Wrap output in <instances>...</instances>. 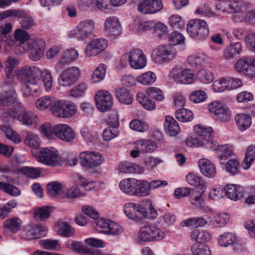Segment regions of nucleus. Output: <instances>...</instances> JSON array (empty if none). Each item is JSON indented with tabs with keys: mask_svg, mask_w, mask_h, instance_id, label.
Segmentation results:
<instances>
[{
	"mask_svg": "<svg viewBox=\"0 0 255 255\" xmlns=\"http://www.w3.org/2000/svg\"><path fill=\"white\" fill-rule=\"evenodd\" d=\"M39 72L40 69L38 67L28 66L17 71V79L24 84L22 88L24 96H33L39 91L41 81L37 76Z\"/></svg>",
	"mask_w": 255,
	"mask_h": 255,
	"instance_id": "f257e3e1",
	"label": "nucleus"
},
{
	"mask_svg": "<svg viewBox=\"0 0 255 255\" xmlns=\"http://www.w3.org/2000/svg\"><path fill=\"white\" fill-rule=\"evenodd\" d=\"M35 156L37 161L47 166H55L62 162L58 150L53 147L40 148Z\"/></svg>",
	"mask_w": 255,
	"mask_h": 255,
	"instance_id": "f03ea898",
	"label": "nucleus"
},
{
	"mask_svg": "<svg viewBox=\"0 0 255 255\" xmlns=\"http://www.w3.org/2000/svg\"><path fill=\"white\" fill-rule=\"evenodd\" d=\"M157 226L145 225L142 226L138 234L139 239L144 242L161 241L165 236V233Z\"/></svg>",
	"mask_w": 255,
	"mask_h": 255,
	"instance_id": "7ed1b4c3",
	"label": "nucleus"
},
{
	"mask_svg": "<svg viewBox=\"0 0 255 255\" xmlns=\"http://www.w3.org/2000/svg\"><path fill=\"white\" fill-rule=\"evenodd\" d=\"M79 159L82 166L88 168H94L103 163L104 157L99 152L85 151L79 155Z\"/></svg>",
	"mask_w": 255,
	"mask_h": 255,
	"instance_id": "20e7f679",
	"label": "nucleus"
},
{
	"mask_svg": "<svg viewBox=\"0 0 255 255\" xmlns=\"http://www.w3.org/2000/svg\"><path fill=\"white\" fill-rule=\"evenodd\" d=\"M128 60L130 67L134 69H142L146 65L147 60L141 50L136 49L122 56L121 61Z\"/></svg>",
	"mask_w": 255,
	"mask_h": 255,
	"instance_id": "39448f33",
	"label": "nucleus"
},
{
	"mask_svg": "<svg viewBox=\"0 0 255 255\" xmlns=\"http://www.w3.org/2000/svg\"><path fill=\"white\" fill-rule=\"evenodd\" d=\"M171 76L178 84L189 85L194 83L196 80L193 71L189 68L174 67L171 71Z\"/></svg>",
	"mask_w": 255,
	"mask_h": 255,
	"instance_id": "423d86ee",
	"label": "nucleus"
},
{
	"mask_svg": "<svg viewBox=\"0 0 255 255\" xmlns=\"http://www.w3.org/2000/svg\"><path fill=\"white\" fill-rule=\"evenodd\" d=\"M187 31L193 38L199 36L207 37L209 34V28L207 22L202 19H193L187 24Z\"/></svg>",
	"mask_w": 255,
	"mask_h": 255,
	"instance_id": "0eeeda50",
	"label": "nucleus"
},
{
	"mask_svg": "<svg viewBox=\"0 0 255 255\" xmlns=\"http://www.w3.org/2000/svg\"><path fill=\"white\" fill-rule=\"evenodd\" d=\"M95 23L91 19H85L80 22L70 32V37H75L81 40H86L94 29Z\"/></svg>",
	"mask_w": 255,
	"mask_h": 255,
	"instance_id": "6e6552de",
	"label": "nucleus"
},
{
	"mask_svg": "<svg viewBox=\"0 0 255 255\" xmlns=\"http://www.w3.org/2000/svg\"><path fill=\"white\" fill-rule=\"evenodd\" d=\"M45 46L44 40L40 38H31L27 42L26 47H24V51H30V58L33 61L40 59L43 56V51Z\"/></svg>",
	"mask_w": 255,
	"mask_h": 255,
	"instance_id": "1a4fd4ad",
	"label": "nucleus"
},
{
	"mask_svg": "<svg viewBox=\"0 0 255 255\" xmlns=\"http://www.w3.org/2000/svg\"><path fill=\"white\" fill-rule=\"evenodd\" d=\"M61 72L59 82L62 86L65 87L73 85L79 79L81 75L79 68L76 66L64 69Z\"/></svg>",
	"mask_w": 255,
	"mask_h": 255,
	"instance_id": "9d476101",
	"label": "nucleus"
},
{
	"mask_svg": "<svg viewBox=\"0 0 255 255\" xmlns=\"http://www.w3.org/2000/svg\"><path fill=\"white\" fill-rule=\"evenodd\" d=\"M94 99L96 107L101 112L108 111L113 105V97L107 91H97L95 95Z\"/></svg>",
	"mask_w": 255,
	"mask_h": 255,
	"instance_id": "9b49d317",
	"label": "nucleus"
},
{
	"mask_svg": "<svg viewBox=\"0 0 255 255\" xmlns=\"http://www.w3.org/2000/svg\"><path fill=\"white\" fill-rule=\"evenodd\" d=\"M79 53L74 48L65 50L60 59L54 66V70L57 73H60L65 67L78 59Z\"/></svg>",
	"mask_w": 255,
	"mask_h": 255,
	"instance_id": "f8f14e48",
	"label": "nucleus"
},
{
	"mask_svg": "<svg viewBox=\"0 0 255 255\" xmlns=\"http://www.w3.org/2000/svg\"><path fill=\"white\" fill-rule=\"evenodd\" d=\"M208 107L209 111L217 115L222 122H227L231 120V112L222 102L213 101L209 104Z\"/></svg>",
	"mask_w": 255,
	"mask_h": 255,
	"instance_id": "ddd939ff",
	"label": "nucleus"
},
{
	"mask_svg": "<svg viewBox=\"0 0 255 255\" xmlns=\"http://www.w3.org/2000/svg\"><path fill=\"white\" fill-rule=\"evenodd\" d=\"M176 57V53L170 47L161 45L158 46L153 54L155 62L159 64L168 63Z\"/></svg>",
	"mask_w": 255,
	"mask_h": 255,
	"instance_id": "4468645a",
	"label": "nucleus"
},
{
	"mask_svg": "<svg viewBox=\"0 0 255 255\" xmlns=\"http://www.w3.org/2000/svg\"><path fill=\"white\" fill-rule=\"evenodd\" d=\"M163 8L162 0H143L138 4L137 10L144 14L156 13Z\"/></svg>",
	"mask_w": 255,
	"mask_h": 255,
	"instance_id": "2eb2a0df",
	"label": "nucleus"
},
{
	"mask_svg": "<svg viewBox=\"0 0 255 255\" xmlns=\"http://www.w3.org/2000/svg\"><path fill=\"white\" fill-rule=\"evenodd\" d=\"M124 212L129 219L135 220L142 219L146 215L144 207L133 202L126 203L124 206Z\"/></svg>",
	"mask_w": 255,
	"mask_h": 255,
	"instance_id": "dca6fc26",
	"label": "nucleus"
},
{
	"mask_svg": "<svg viewBox=\"0 0 255 255\" xmlns=\"http://www.w3.org/2000/svg\"><path fill=\"white\" fill-rule=\"evenodd\" d=\"M235 67L239 72L250 77L255 76V59L253 57H246L240 59L235 64Z\"/></svg>",
	"mask_w": 255,
	"mask_h": 255,
	"instance_id": "f3484780",
	"label": "nucleus"
},
{
	"mask_svg": "<svg viewBox=\"0 0 255 255\" xmlns=\"http://www.w3.org/2000/svg\"><path fill=\"white\" fill-rule=\"evenodd\" d=\"M17 120L24 126L28 127H36L39 123L36 114L31 111H23V106L20 103L18 105Z\"/></svg>",
	"mask_w": 255,
	"mask_h": 255,
	"instance_id": "a211bd4d",
	"label": "nucleus"
},
{
	"mask_svg": "<svg viewBox=\"0 0 255 255\" xmlns=\"http://www.w3.org/2000/svg\"><path fill=\"white\" fill-rule=\"evenodd\" d=\"M108 46V41L104 38H97L92 40L86 46L85 53L86 56L91 57L98 55Z\"/></svg>",
	"mask_w": 255,
	"mask_h": 255,
	"instance_id": "6ab92c4d",
	"label": "nucleus"
},
{
	"mask_svg": "<svg viewBox=\"0 0 255 255\" xmlns=\"http://www.w3.org/2000/svg\"><path fill=\"white\" fill-rule=\"evenodd\" d=\"M105 30L111 38L119 36L121 33V29L118 18L115 16L107 18L105 22Z\"/></svg>",
	"mask_w": 255,
	"mask_h": 255,
	"instance_id": "aec40b11",
	"label": "nucleus"
},
{
	"mask_svg": "<svg viewBox=\"0 0 255 255\" xmlns=\"http://www.w3.org/2000/svg\"><path fill=\"white\" fill-rule=\"evenodd\" d=\"M56 131V137L63 141L70 142L75 138V132L73 129L67 125H57Z\"/></svg>",
	"mask_w": 255,
	"mask_h": 255,
	"instance_id": "412c9836",
	"label": "nucleus"
},
{
	"mask_svg": "<svg viewBox=\"0 0 255 255\" xmlns=\"http://www.w3.org/2000/svg\"><path fill=\"white\" fill-rule=\"evenodd\" d=\"M195 133L200 137L201 141L210 140L213 141L215 144L216 149L219 146L218 143L212 137L213 130L211 127L197 125L194 127Z\"/></svg>",
	"mask_w": 255,
	"mask_h": 255,
	"instance_id": "4be33fe9",
	"label": "nucleus"
},
{
	"mask_svg": "<svg viewBox=\"0 0 255 255\" xmlns=\"http://www.w3.org/2000/svg\"><path fill=\"white\" fill-rule=\"evenodd\" d=\"M220 164L222 169L232 175H235L239 172L240 161L237 158L225 160L222 158Z\"/></svg>",
	"mask_w": 255,
	"mask_h": 255,
	"instance_id": "5701e85b",
	"label": "nucleus"
},
{
	"mask_svg": "<svg viewBox=\"0 0 255 255\" xmlns=\"http://www.w3.org/2000/svg\"><path fill=\"white\" fill-rule=\"evenodd\" d=\"M200 170L202 175L208 178H213L217 173L216 168L212 162L207 158L198 161Z\"/></svg>",
	"mask_w": 255,
	"mask_h": 255,
	"instance_id": "b1692460",
	"label": "nucleus"
},
{
	"mask_svg": "<svg viewBox=\"0 0 255 255\" xmlns=\"http://www.w3.org/2000/svg\"><path fill=\"white\" fill-rule=\"evenodd\" d=\"M135 147L142 153H150L155 151L157 145L155 141L151 139H142L135 143Z\"/></svg>",
	"mask_w": 255,
	"mask_h": 255,
	"instance_id": "393cba45",
	"label": "nucleus"
},
{
	"mask_svg": "<svg viewBox=\"0 0 255 255\" xmlns=\"http://www.w3.org/2000/svg\"><path fill=\"white\" fill-rule=\"evenodd\" d=\"M244 194L243 188L236 184H228L226 186V195L234 201H238L241 199Z\"/></svg>",
	"mask_w": 255,
	"mask_h": 255,
	"instance_id": "a878e982",
	"label": "nucleus"
},
{
	"mask_svg": "<svg viewBox=\"0 0 255 255\" xmlns=\"http://www.w3.org/2000/svg\"><path fill=\"white\" fill-rule=\"evenodd\" d=\"M164 126L166 133L171 136L176 135L180 130L178 123L170 116L165 117Z\"/></svg>",
	"mask_w": 255,
	"mask_h": 255,
	"instance_id": "bb28decb",
	"label": "nucleus"
},
{
	"mask_svg": "<svg viewBox=\"0 0 255 255\" xmlns=\"http://www.w3.org/2000/svg\"><path fill=\"white\" fill-rule=\"evenodd\" d=\"M186 143L189 147H204L213 150H216L215 144L212 140L201 141L195 137L191 136L186 139Z\"/></svg>",
	"mask_w": 255,
	"mask_h": 255,
	"instance_id": "cd10ccee",
	"label": "nucleus"
},
{
	"mask_svg": "<svg viewBox=\"0 0 255 255\" xmlns=\"http://www.w3.org/2000/svg\"><path fill=\"white\" fill-rule=\"evenodd\" d=\"M242 51V46L240 42L230 44L224 49L223 57L225 59H231L239 55Z\"/></svg>",
	"mask_w": 255,
	"mask_h": 255,
	"instance_id": "c85d7f7f",
	"label": "nucleus"
},
{
	"mask_svg": "<svg viewBox=\"0 0 255 255\" xmlns=\"http://www.w3.org/2000/svg\"><path fill=\"white\" fill-rule=\"evenodd\" d=\"M210 218L208 216L190 218L181 222L180 225L182 227H202L208 223L207 219Z\"/></svg>",
	"mask_w": 255,
	"mask_h": 255,
	"instance_id": "c756f323",
	"label": "nucleus"
},
{
	"mask_svg": "<svg viewBox=\"0 0 255 255\" xmlns=\"http://www.w3.org/2000/svg\"><path fill=\"white\" fill-rule=\"evenodd\" d=\"M149 194L148 181L145 180L135 179L133 196L145 197Z\"/></svg>",
	"mask_w": 255,
	"mask_h": 255,
	"instance_id": "7c9ffc66",
	"label": "nucleus"
},
{
	"mask_svg": "<svg viewBox=\"0 0 255 255\" xmlns=\"http://www.w3.org/2000/svg\"><path fill=\"white\" fill-rule=\"evenodd\" d=\"M237 241V236L235 234L230 232L224 233L218 238V245L223 247L233 246Z\"/></svg>",
	"mask_w": 255,
	"mask_h": 255,
	"instance_id": "2f4dec72",
	"label": "nucleus"
},
{
	"mask_svg": "<svg viewBox=\"0 0 255 255\" xmlns=\"http://www.w3.org/2000/svg\"><path fill=\"white\" fill-rule=\"evenodd\" d=\"M235 121L238 129L242 132L247 130L252 125L251 117L246 114H238L235 117Z\"/></svg>",
	"mask_w": 255,
	"mask_h": 255,
	"instance_id": "473e14b6",
	"label": "nucleus"
},
{
	"mask_svg": "<svg viewBox=\"0 0 255 255\" xmlns=\"http://www.w3.org/2000/svg\"><path fill=\"white\" fill-rule=\"evenodd\" d=\"M228 6L231 12H241L250 8L252 4L243 0H235L231 1Z\"/></svg>",
	"mask_w": 255,
	"mask_h": 255,
	"instance_id": "72a5a7b5",
	"label": "nucleus"
},
{
	"mask_svg": "<svg viewBox=\"0 0 255 255\" xmlns=\"http://www.w3.org/2000/svg\"><path fill=\"white\" fill-rule=\"evenodd\" d=\"M135 178H126L121 180L119 183V187L120 190L125 194L133 196Z\"/></svg>",
	"mask_w": 255,
	"mask_h": 255,
	"instance_id": "f704fd0d",
	"label": "nucleus"
},
{
	"mask_svg": "<svg viewBox=\"0 0 255 255\" xmlns=\"http://www.w3.org/2000/svg\"><path fill=\"white\" fill-rule=\"evenodd\" d=\"M115 94L120 103L125 105L132 103V97L128 90L123 88H117L115 89Z\"/></svg>",
	"mask_w": 255,
	"mask_h": 255,
	"instance_id": "c9c22d12",
	"label": "nucleus"
},
{
	"mask_svg": "<svg viewBox=\"0 0 255 255\" xmlns=\"http://www.w3.org/2000/svg\"><path fill=\"white\" fill-rule=\"evenodd\" d=\"M18 110L17 108L11 109L9 108L0 109V118L5 124L10 123L13 119H17Z\"/></svg>",
	"mask_w": 255,
	"mask_h": 255,
	"instance_id": "e433bc0d",
	"label": "nucleus"
},
{
	"mask_svg": "<svg viewBox=\"0 0 255 255\" xmlns=\"http://www.w3.org/2000/svg\"><path fill=\"white\" fill-rule=\"evenodd\" d=\"M49 194L53 197L63 198L61 195H64V189L62 188V184L57 181L49 183L47 185Z\"/></svg>",
	"mask_w": 255,
	"mask_h": 255,
	"instance_id": "4c0bfd02",
	"label": "nucleus"
},
{
	"mask_svg": "<svg viewBox=\"0 0 255 255\" xmlns=\"http://www.w3.org/2000/svg\"><path fill=\"white\" fill-rule=\"evenodd\" d=\"M38 75H40L42 79L45 91L49 92L52 87L53 78L51 71L46 68L40 69Z\"/></svg>",
	"mask_w": 255,
	"mask_h": 255,
	"instance_id": "58836bf2",
	"label": "nucleus"
},
{
	"mask_svg": "<svg viewBox=\"0 0 255 255\" xmlns=\"http://www.w3.org/2000/svg\"><path fill=\"white\" fill-rule=\"evenodd\" d=\"M1 131L5 135L7 138L15 144H18L22 141V138L16 131L12 129L9 126H1Z\"/></svg>",
	"mask_w": 255,
	"mask_h": 255,
	"instance_id": "ea45409f",
	"label": "nucleus"
},
{
	"mask_svg": "<svg viewBox=\"0 0 255 255\" xmlns=\"http://www.w3.org/2000/svg\"><path fill=\"white\" fill-rule=\"evenodd\" d=\"M16 101V94L12 89L0 96V106H9Z\"/></svg>",
	"mask_w": 255,
	"mask_h": 255,
	"instance_id": "a19ab883",
	"label": "nucleus"
},
{
	"mask_svg": "<svg viewBox=\"0 0 255 255\" xmlns=\"http://www.w3.org/2000/svg\"><path fill=\"white\" fill-rule=\"evenodd\" d=\"M175 221V215L171 213H167L158 218L155 225L158 227L165 228L172 225Z\"/></svg>",
	"mask_w": 255,
	"mask_h": 255,
	"instance_id": "79ce46f5",
	"label": "nucleus"
},
{
	"mask_svg": "<svg viewBox=\"0 0 255 255\" xmlns=\"http://www.w3.org/2000/svg\"><path fill=\"white\" fill-rule=\"evenodd\" d=\"M55 98L49 96H43L39 98L35 102V106L39 110L46 109L51 110V107L54 102Z\"/></svg>",
	"mask_w": 255,
	"mask_h": 255,
	"instance_id": "37998d69",
	"label": "nucleus"
},
{
	"mask_svg": "<svg viewBox=\"0 0 255 255\" xmlns=\"http://www.w3.org/2000/svg\"><path fill=\"white\" fill-rule=\"evenodd\" d=\"M120 172L125 173H140L143 170V168L139 165L129 163H122L119 165Z\"/></svg>",
	"mask_w": 255,
	"mask_h": 255,
	"instance_id": "c03bdc74",
	"label": "nucleus"
},
{
	"mask_svg": "<svg viewBox=\"0 0 255 255\" xmlns=\"http://www.w3.org/2000/svg\"><path fill=\"white\" fill-rule=\"evenodd\" d=\"M136 99L146 110L152 111L156 108L154 102L142 92H138L137 94Z\"/></svg>",
	"mask_w": 255,
	"mask_h": 255,
	"instance_id": "a18cd8bd",
	"label": "nucleus"
},
{
	"mask_svg": "<svg viewBox=\"0 0 255 255\" xmlns=\"http://www.w3.org/2000/svg\"><path fill=\"white\" fill-rule=\"evenodd\" d=\"M195 76L196 79L203 84H209L214 80L213 74L211 71L205 69L199 70Z\"/></svg>",
	"mask_w": 255,
	"mask_h": 255,
	"instance_id": "49530a36",
	"label": "nucleus"
},
{
	"mask_svg": "<svg viewBox=\"0 0 255 255\" xmlns=\"http://www.w3.org/2000/svg\"><path fill=\"white\" fill-rule=\"evenodd\" d=\"M190 237L198 242H206L210 240L211 235L205 230H195L191 233Z\"/></svg>",
	"mask_w": 255,
	"mask_h": 255,
	"instance_id": "de8ad7c7",
	"label": "nucleus"
},
{
	"mask_svg": "<svg viewBox=\"0 0 255 255\" xmlns=\"http://www.w3.org/2000/svg\"><path fill=\"white\" fill-rule=\"evenodd\" d=\"M156 79V75L153 72L148 71L138 75L137 81L142 85H149L153 84Z\"/></svg>",
	"mask_w": 255,
	"mask_h": 255,
	"instance_id": "09e8293b",
	"label": "nucleus"
},
{
	"mask_svg": "<svg viewBox=\"0 0 255 255\" xmlns=\"http://www.w3.org/2000/svg\"><path fill=\"white\" fill-rule=\"evenodd\" d=\"M22 223L18 218L13 217L6 220L4 222V227L12 233L17 232Z\"/></svg>",
	"mask_w": 255,
	"mask_h": 255,
	"instance_id": "8fccbe9b",
	"label": "nucleus"
},
{
	"mask_svg": "<svg viewBox=\"0 0 255 255\" xmlns=\"http://www.w3.org/2000/svg\"><path fill=\"white\" fill-rule=\"evenodd\" d=\"M107 67L104 64H99L96 68L92 75V81L94 83H99L105 77Z\"/></svg>",
	"mask_w": 255,
	"mask_h": 255,
	"instance_id": "3c124183",
	"label": "nucleus"
},
{
	"mask_svg": "<svg viewBox=\"0 0 255 255\" xmlns=\"http://www.w3.org/2000/svg\"><path fill=\"white\" fill-rule=\"evenodd\" d=\"M146 94L149 97L157 102H162L165 99L163 92L157 87H152L147 88Z\"/></svg>",
	"mask_w": 255,
	"mask_h": 255,
	"instance_id": "603ef678",
	"label": "nucleus"
},
{
	"mask_svg": "<svg viewBox=\"0 0 255 255\" xmlns=\"http://www.w3.org/2000/svg\"><path fill=\"white\" fill-rule=\"evenodd\" d=\"M175 117L180 122H187L193 119V114L191 111L181 108L176 111Z\"/></svg>",
	"mask_w": 255,
	"mask_h": 255,
	"instance_id": "864d4df0",
	"label": "nucleus"
},
{
	"mask_svg": "<svg viewBox=\"0 0 255 255\" xmlns=\"http://www.w3.org/2000/svg\"><path fill=\"white\" fill-rule=\"evenodd\" d=\"M191 204L197 207L201 208L204 204V200L202 196V193L195 190H192L189 196Z\"/></svg>",
	"mask_w": 255,
	"mask_h": 255,
	"instance_id": "5fc2aeb1",
	"label": "nucleus"
},
{
	"mask_svg": "<svg viewBox=\"0 0 255 255\" xmlns=\"http://www.w3.org/2000/svg\"><path fill=\"white\" fill-rule=\"evenodd\" d=\"M58 233L64 237L68 238L74 235L75 230L66 222H61L58 224Z\"/></svg>",
	"mask_w": 255,
	"mask_h": 255,
	"instance_id": "6e6d98bb",
	"label": "nucleus"
},
{
	"mask_svg": "<svg viewBox=\"0 0 255 255\" xmlns=\"http://www.w3.org/2000/svg\"><path fill=\"white\" fill-rule=\"evenodd\" d=\"M56 125L52 126L49 123H45L40 127L41 132L46 137L54 139L56 137Z\"/></svg>",
	"mask_w": 255,
	"mask_h": 255,
	"instance_id": "4d7b16f0",
	"label": "nucleus"
},
{
	"mask_svg": "<svg viewBox=\"0 0 255 255\" xmlns=\"http://www.w3.org/2000/svg\"><path fill=\"white\" fill-rule=\"evenodd\" d=\"M64 106V108L63 110V113H61V114L63 116V118H71L77 113V107L73 102L66 101Z\"/></svg>",
	"mask_w": 255,
	"mask_h": 255,
	"instance_id": "13d9d810",
	"label": "nucleus"
},
{
	"mask_svg": "<svg viewBox=\"0 0 255 255\" xmlns=\"http://www.w3.org/2000/svg\"><path fill=\"white\" fill-rule=\"evenodd\" d=\"M17 206L16 200H11L7 202L3 207H0V219H3L8 216L13 209Z\"/></svg>",
	"mask_w": 255,
	"mask_h": 255,
	"instance_id": "bf43d9fd",
	"label": "nucleus"
},
{
	"mask_svg": "<svg viewBox=\"0 0 255 255\" xmlns=\"http://www.w3.org/2000/svg\"><path fill=\"white\" fill-rule=\"evenodd\" d=\"M15 39L19 42L20 46L24 47L25 42L28 41L30 38L29 34L23 29L18 28L16 29L13 33Z\"/></svg>",
	"mask_w": 255,
	"mask_h": 255,
	"instance_id": "052dcab7",
	"label": "nucleus"
},
{
	"mask_svg": "<svg viewBox=\"0 0 255 255\" xmlns=\"http://www.w3.org/2000/svg\"><path fill=\"white\" fill-rule=\"evenodd\" d=\"M216 149H219L220 152V162L222 158L225 160L230 158L234 153L233 147L231 145L225 144L219 146Z\"/></svg>",
	"mask_w": 255,
	"mask_h": 255,
	"instance_id": "680f3d73",
	"label": "nucleus"
},
{
	"mask_svg": "<svg viewBox=\"0 0 255 255\" xmlns=\"http://www.w3.org/2000/svg\"><path fill=\"white\" fill-rule=\"evenodd\" d=\"M87 88L88 86L86 84L81 83L69 91V95L72 98L81 97L85 94Z\"/></svg>",
	"mask_w": 255,
	"mask_h": 255,
	"instance_id": "e2e57ef3",
	"label": "nucleus"
},
{
	"mask_svg": "<svg viewBox=\"0 0 255 255\" xmlns=\"http://www.w3.org/2000/svg\"><path fill=\"white\" fill-rule=\"evenodd\" d=\"M226 195V186H218L212 188L209 194V197L213 200H218Z\"/></svg>",
	"mask_w": 255,
	"mask_h": 255,
	"instance_id": "0e129e2a",
	"label": "nucleus"
},
{
	"mask_svg": "<svg viewBox=\"0 0 255 255\" xmlns=\"http://www.w3.org/2000/svg\"><path fill=\"white\" fill-rule=\"evenodd\" d=\"M41 246L46 250L59 251L61 249L59 241L45 239L41 241Z\"/></svg>",
	"mask_w": 255,
	"mask_h": 255,
	"instance_id": "69168bd1",
	"label": "nucleus"
},
{
	"mask_svg": "<svg viewBox=\"0 0 255 255\" xmlns=\"http://www.w3.org/2000/svg\"><path fill=\"white\" fill-rule=\"evenodd\" d=\"M129 126L131 129L138 132H143L148 129V126L146 123L137 119L132 120Z\"/></svg>",
	"mask_w": 255,
	"mask_h": 255,
	"instance_id": "338daca9",
	"label": "nucleus"
},
{
	"mask_svg": "<svg viewBox=\"0 0 255 255\" xmlns=\"http://www.w3.org/2000/svg\"><path fill=\"white\" fill-rule=\"evenodd\" d=\"M193 255H211L209 246L205 244H195L192 247Z\"/></svg>",
	"mask_w": 255,
	"mask_h": 255,
	"instance_id": "774afa93",
	"label": "nucleus"
}]
</instances>
